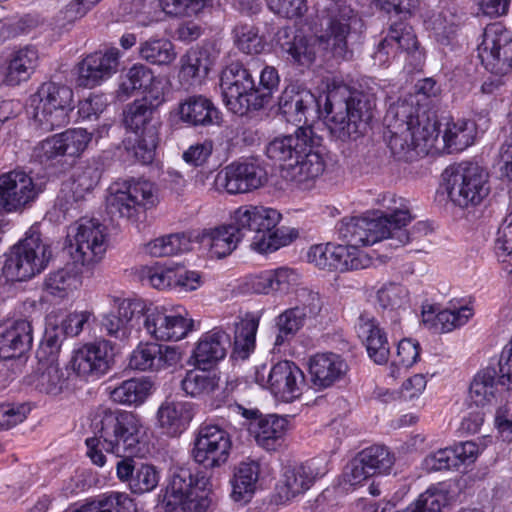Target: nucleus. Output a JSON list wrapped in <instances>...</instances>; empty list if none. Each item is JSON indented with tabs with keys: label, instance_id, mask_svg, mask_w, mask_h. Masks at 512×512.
I'll return each mask as SVG.
<instances>
[{
	"label": "nucleus",
	"instance_id": "nucleus-1",
	"mask_svg": "<svg viewBox=\"0 0 512 512\" xmlns=\"http://www.w3.org/2000/svg\"><path fill=\"white\" fill-rule=\"evenodd\" d=\"M279 110L288 122H306V113L317 106L320 114L329 117V130L341 141L357 139L366 133L373 118L374 99L362 92L346 88L329 91L316 98L310 91L286 88L279 98Z\"/></svg>",
	"mask_w": 512,
	"mask_h": 512
},
{
	"label": "nucleus",
	"instance_id": "nucleus-2",
	"mask_svg": "<svg viewBox=\"0 0 512 512\" xmlns=\"http://www.w3.org/2000/svg\"><path fill=\"white\" fill-rule=\"evenodd\" d=\"M282 216L276 209L244 205L237 208L232 223L211 229L203 234V242L212 257L221 259L230 255L238 243L247 238L252 250L270 253L289 245L297 232L276 228Z\"/></svg>",
	"mask_w": 512,
	"mask_h": 512
},
{
	"label": "nucleus",
	"instance_id": "nucleus-3",
	"mask_svg": "<svg viewBox=\"0 0 512 512\" xmlns=\"http://www.w3.org/2000/svg\"><path fill=\"white\" fill-rule=\"evenodd\" d=\"M94 437L87 438V456L102 467L106 462L103 451L115 454H140V419L132 412L100 408L91 422Z\"/></svg>",
	"mask_w": 512,
	"mask_h": 512
},
{
	"label": "nucleus",
	"instance_id": "nucleus-4",
	"mask_svg": "<svg viewBox=\"0 0 512 512\" xmlns=\"http://www.w3.org/2000/svg\"><path fill=\"white\" fill-rule=\"evenodd\" d=\"M259 322L260 317L254 313H246L234 322L232 357L246 360L254 352ZM231 345L229 334L216 327L199 339L193 350V358L199 367L215 364L225 357Z\"/></svg>",
	"mask_w": 512,
	"mask_h": 512
},
{
	"label": "nucleus",
	"instance_id": "nucleus-5",
	"mask_svg": "<svg viewBox=\"0 0 512 512\" xmlns=\"http://www.w3.org/2000/svg\"><path fill=\"white\" fill-rule=\"evenodd\" d=\"M210 478L204 471L177 467L162 497L166 512H206L212 504Z\"/></svg>",
	"mask_w": 512,
	"mask_h": 512
},
{
	"label": "nucleus",
	"instance_id": "nucleus-6",
	"mask_svg": "<svg viewBox=\"0 0 512 512\" xmlns=\"http://www.w3.org/2000/svg\"><path fill=\"white\" fill-rule=\"evenodd\" d=\"M51 255L50 246L42 241L38 228L31 227L25 238L5 254L2 275L6 281H26L46 268Z\"/></svg>",
	"mask_w": 512,
	"mask_h": 512
},
{
	"label": "nucleus",
	"instance_id": "nucleus-7",
	"mask_svg": "<svg viewBox=\"0 0 512 512\" xmlns=\"http://www.w3.org/2000/svg\"><path fill=\"white\" fill-rule=\"evenodd\" d=\"M37 127L50 132L67 125L73 110V91L66 85L45 82L30 98Z\"/></svg>",
	"mask_w": 512,
	"mask_h": 512
},
{
	"label": "nucleus",
	"instance_id": "nucleus-8",
	"mask_svg": "<svg viewBox=\"0 0 512 512\" xmlns=\"http://www.w3.org/2000/svg\"><path fill=\"white\" fill-rule=\"evenodd\" d=\"M408 219V211L403 209L376 218L356 216L357 228L347 244L362 247L383 242L384 247H401L409 240V235L401 229Z\"/></svg>",
	"mask_w": 512,
	"mask_h": 512
},
{
	"label": "nucleus",
	"instance_id": "nucleus-9",
	"mask_svg": "<svg viewBox=\"0 0 512 512\" xmlns=\"http://www.w3.org/2000/svg\"><path fill=\"white\" fill-rule=\"evenodd\" d=\"M488 173L474 162H461L448 179L447 192L460 207L479 205L489 194Z\"/></svg>",
	"mask_w": 512,
	"mask_h": 512
},
{
	"label": "nucleus",
	"instance_id": "nucleus-10",
	"mask_svg": "<svg viewBox=\"0 0 512 512\" xmlns=\"http://www.w3.org/2000/svg\"><path fill=\"white\" fill-rule=\"evenodd\" d=\"M254 381L268 389L272 395L283 402H292L300 397L305 384L303 371L292 361H279L269 367L262 364L255 367Z\"/></svg>",
	"mask_w": 512,
	"mask_h": 512
},
{
	"label": "nucleus",
	"instance_id": "nucleus-11",
	"mask_svg": "<svg viewBox=\"0 0 512 512\" xmlns=\"http://www.w3.org/2000/svg\"><path fill=\"white\" fill-rule=\"evenodd\" d=\"M220 87L226 107L239 116L256 111L254 79L250 71L238 61L227 65L220 77Z\"/></svg>",
	"mask_w": 512,
	"mask_h": 512
},
{
	"label": "nucleus",
	"instance_id": "nucleus-12",
	"mask_svg": "<svg viewBox=\"0 0 512 512\" xmlns=\"http://www.w3.org/2000/svg\"><path fill=\"white\" fill-rule=\"evenodd\" d=\"M478 56L492 74L506 76L512 73V31L500 22L488 24L478 45Z\"/></svg>",
	"mask_w": 512,
	"mask_h": 512
},
{
	"label": "nucleus",
	"instance_id": "nucleus-13",
	"mask_svg": "<svg viewBox=\"0 0 512 512\" xmlns=\"http://www.w3.org/2000/svg\"><path fill=\"white\" fill-rule=\"evenodd\" d=\"M105 226L97 219L82 218L70 228V254L82 266L98 262L106 251Z\"/></svg>",
	"mask_w": 512,
	"mask_h": 512
},
{
	"label": "nucleus",
	"instance_id": "nucleus-14",
	"mask_svg": "<svg viewBox=\"0 0 512 512\" xmlns=\"http://www.w3.org/2000/svg\"><path fill=\"white\" fill-rule=\"evenodd\" d=\"M231 449L228 431L216 424L203 423L195 433L191 453L196 463L214 469L228 461Z\"/></svg>",
	"mask_w": 512,
	"mask_h": 512
},
{
	"label": "nucleus",
	"instance_id": "nucleus-15",
	"mask_svg": "<svg viewBox=\"0 0 512 512\" xmlns=\"http://www.w3.org/2000/svg\"><path fill=\"white\" fill-rule=\"evenodd\" d=\"M158 201L154 185L144 179L125 180L121 187L107 199V208L111 214L119 213L127 219L135 217L156 205Z\"/></svg>",
	"mask_w": 512,
	"mask_h": 512
},
{
	"label": "nucleus",
	"instance_id": "nucleus-16",
	"mask_svg": "<svg viewBox=\"0 0 512 512\" xmlns=\"http://www.w3.org/2000/svg\"><path fill=\"white\" fill-rule=\"evenodd\" d=\"M268 181L266 169L253 158L235 161L220 170L214 180L218 191L241 194L256 190Z\"/></svg>",
	"mask_w": 512,
	"mask_h": 512
},
{
	"label": "nucleus",
	"instance_id": "nucleus-17",
	"mask_svg": "<svg viewBox=\"0 0 512 512\" xmlns=\"http://www.w3.org/2000/svg\"><path fill=\"white\" fill-rule=\"evenodd\" d=\"M114 363V346L106 339L88 343L74 351L70 365L82 380H97L107 374Z\"/></svg>",
	"mask_w": 512,
	"mask_h": 512
},
{
	"label": "nucleus",
	"instance_id": "nucleus-18",
	"mask_svg": "<svg viewBox=\"0 0 512 512\" xmlns=\"http://www.w3.org/2000/svg\"><path fill=\"white\" fill-rule=\"evenodd\" d=\"M381 9L387 11L391 24L387 36L379 43L377 54L395 55L398 50L413 51L417 49L418 41L413 29L404 22L411 16L409 8H402L401 2H381Z\"/></svg>",
	"mask_w": 512,
	"mask_h": 512
},
{
	"label": "nucleus",
	"instance_id": "nucleus-19",
	"mask_svg": "<svg viewBox=\"0 0 512 512\" xmlns=\"http://www.w3.org/2000/svg\"><path fill=\"white\" fill-rule=\"evenodd\" d=\"M40 188L26 172L13 170L0 175V213L21 211L40 193Z\"/></svg>",
	"mask_w": 512,
	"mask_h": 512
},
{
	"label": "nucleus",
	"instance_id": "nucleus-20",
	"mask_svg": "<svg viewBox=\"0 0 512 512\" xmlns=\"http://www.w3.org/2000/svg\"><path fill=\"white\" fill-rule=\"evenodd\" d=\"M143 326L160 341H179L193 328V320L165 307L150 306L145 312Z\"/></svg>",
	"mask_w": 512,
	"mask_h": 512
},
{
	"label": "nucleus",
	"instance_id": "nucleus-21",
	"mask_svg": "<svg viewBox=\"0 0 512 512\" xmlns=\"http://www.w3.org/2000/svg\"><path fill=\"white\" fill-rule=\"evenodd\" d=\"M354 17L353 9L339 2H332L327 8V16L323 17L321 26L325 30L317 37L325 49H330L335 56L344 57L347 52V36L350 33V21Z\"/></svg>",
	"mask_w": 512,
	"mask_h": 512
},
{
	"label": "nucleus",
	"instance_id": "nucleus-22",
	"mask_svg": "<svg viewBox=\"0 0 512 512\" xmlns=\"http://www.w3.org/2000/svg\"><path fill=\"white\" fill-rule=\"evenodd\" d=\"M321 140L312 127H299L294 134L279 136L270 141L266 146V155L279 162L283 168L301 158L309 147H319Z\"/></svg>",
	"mask_w": 512,
	"mask_h": 512
},
{
	"label": "nucleus",
	"instance_id": "nucleus-23",
	"mask_svg": "<svg viewBox=\"0 0 512 512\" xmlns=\"http://www.w3.org/2000/svg\"><path fill=\"white\" fill-rule=\"evenodd\" d=\"M322 307L320 295L309 292L303 303L283 311L275 320L277 334L274 345L280 347L293 339L307 319L316 318L320 314Z\"/></svg>",
	"mask_w": 512,
	"mask_h": 512
},
{
	"label": "nucleus",
	"instance_id": "nucleus-24",
	"mask_svg": "<svg viewBox=\"0 0 512 512\" xmlns=\"http://www.w3.org/2000/svg\"><path fill=\"white\" fill-rule=\"evenodd\" d=\"M181 361L176 347L157 343L139 344L129 358V367L138 371H159L175 367Z\"/></svg>",
	"mask_w": 512,
	"mask_h": 512
},
{
	"label": "nucleus",
	"instance_id": "nucleus-25",
	"mask_svg": "<svg viewBox=\"0 0 512 512\" xmlns=\"http://www.w3.org/2000/svg\"><path fill=\"white\" fill-rule=\"evenodd\" d=\"M161 80L157 79L152 70L144 64H134L122 78L116 97L119 101H126L136 91H143L158 104L164 101V93L159 87Z\"/></svg>",
	"mask_w": 512,
	"mask_h": 512
},
{
	"label": "nucleus",
	"instance_id": "nucleus-26",
	"mask_svg": "<svg viewBox=\"0 0 512 512\" xmlns=\"http://www.w3.org/2000/svg\"><path fill=\"white\" fill-rule=\"evenodd\" d=\"M33 329L27 319H7L0 323V358L13 359L27 352L33 341Z\"/></svg>",
	"mask_w": 512,
	"mask_h": 512
},
{
	"label": "nucleus",
	"instance_id": "nucleus-27",
	"mask_svg": "<svg viewBox=\"0 0 512 512\" xmlns=\"http://www.w3.org/2000/svg\"><path fill=\"white\" fill-rule=\"evenodd\" d=\"M118 59L119 51L115 48L88 55L79 64L78 85L93 88L110 78L117 71Z\"/></svg>",
	"mask_w": 512,
	"mask_h": 512
},
{
	"label": "nucleus",
	"instance_id": "nucleus-28",
	"mask_svg": "<svg viewBox=\"0 0 512 512\" xmlns=\"http://www.w3.org/2000/svg\"><path fill=\"white\" fill-rule=\"evenodd\" d=\"M38 60V50L32 45L11 51L3 61H0L4 82L10 86H16L27 81L35 71Z\"/></svg>",
	"mask_w": 512,
	"mask_h": 512
},
{
	"label": "nucleus",
	"instance_id": "nucleus-29",
	"mask_svg": "<svg viewBox=\"0 0 512 512\" xmlns=\"http://www.w3.org/2000/svg\"><path fill=\"white\" fill-rule=\"evenodd\" d=\"M347 363L335 353H318L309 360V374L315 390H323L340 381L347 372Z\"/></svg>",
	"mask_w": 512,
	"mask_h": 512
},
{
	"label": "nucleus",
	"instance_id": "nucleus-30",
	"mask_svg": "<svg viewBox=\"0 0 512 512\" xmlns=\"http://www.w3.org/2000/svg\"><path fill=\"white\" fill-rule=\"evenodd\" d=\"M356 329L369 358L378 365L386 364L390 356V346L387 335L377 320L368 314H361Z\"/></svg>",
	"mask_w": 512,
	"mask_h": 512
},
{
	"label": "nucleus",
	"instance_id": "nucleus-31",
	"mask_svg": "<svg viewBox=\"0 0 512 512\" xmlns=\"http://www.w3.org/2000/svg\"><path fill=\"white\" fill-rule=\"evenodd\" d=\"M277 43L287 59L298 66L309 67L316 58L315 43L294 28L285 27L277 32Z\"/></svg>",
	"mask_w": 512,
	"mask_h": 512
},
{
	"label": "nucleus",
	"instance_id": "nucleus-32",
	"mask_svg": "<svg viewBox=\"0 0 512 512\" xmlns=\"http://www.w3.org/2000/svg\"><path fill=\"white\" fill-rule=\"evenodd\" d=\"M177 115L188 126H209L220 122V112L213 102L203 95H191L178 103Z\"/></svg>",
	"mask_w": 512,
	"mask_h": 512
},
{
	"label": "nucleus",
	"instance_id": "nucleus-33",
	"mask_svg": "<svg viewBox=\"0 0 512 512\" xmlns=\"http://www.w3.org/2000/svg\"><path fill=\"white\" fill-rule=\"evenodd\" d=\"M193 418L192 404L184 401H165L157 411V425L168 437L180 436Z\"/></svg>",
	"mask_w": 512,
	"mask_h": 512
},
{
	"label": "nucleus",
	"instance_id": "nucleus-34",
	"mask_svg": "<svg viewBox=\"0 0 512 512\" xmlns=\"http://www.w3.org/2000/svg\"><path fill=\"white\" fill-rule=\"evenodd\" d=\"M500 381L501 376L495 367H486L478 371L469 386L471 401L480 407L492 404L500 392L506 390Z\"/></svg>",
	"mask_w": 512,
	"mask_h": 512
},
{
	"label": "nucleus",
	"instance_id": "nucleus-35",
	"mask_svg": "<svg viewBox=\"0 0 512 512\" xmlns=\"http://www.w3.org/2000/svg\"><path fill=\"white\" fill-rule=\"evenodd\" d=\"M248 430L259 446L267 451H275L282 445L287 420L277 415H268L250 422Z\"/></svg>",
	"mask_w": 512,
	"mask_h": 512
},
{
	"label": "nucleus",
	"instance_id": "nucleus-36",
	"mask_svg": "<svg viewBox=\"0 0 512 512\" xmlns=\"http://www.w3.org/2000/svg\"><path fill=\"white\" fill-rule=\"evenodd\" d=\"M324 170L325 161L319 147H309L301 158L283 166V175L286 179L303 183L319 177Z\"/></svg>",
	"mask_w": 512,
	"mask_h": 512
},
{
	"label": "nucleus",
	"instance_id": "nucleus-37",
	"mask_svg": "<svg viewBox=\"0 0 512 512\" xmlns=\"http://www.w3.org/2000/svg\"><path fill=\"white\" fill-rule=\"evenodd\" d=\"M377 301L385 311L384 318H390L396 329L400 324V310H405L409 305L407 288L397 283L385 284L377 292Z\"/></svg>",
	"mask_w": 512,
	"mask_h": 512
},
{
	"label": "nucleus",
	"instance_id": "nucleus-38",
	"mask_svg": "<svg viewBox=\"0 0 512 512\" xmlns=\"http://www.w3.org/2000/svg\"><path fill=\"white\" fill-rule=\"evenodd\" d=\"M159 105L160 104L147 96L142 99L135 100L133 103L128 105L124 112L125 126L135 134L144 132L146 127L151 125H157L159 128L160 124L153 121L152 118L155 108Z\"/></svg>",
	"mask_w": 512,
	"mask_h": 512
},
{
	"label": "nucleus",
	"instance_id": "nucleus-39",
	"mask_svg": "<svg viewBox=\"0 0 512 512\" xmlns=\"http://www.w3.org/2000/svg\"><path fill=\"white\" fill-rule=\"evenodd\" d=\"M314 476L309 467L304 465L286 469L283 484L278 488V497L281 501L291 499L305 493L313 484Z\"/></svg>",
	"mask_w": 512,
	"mask_h": 512
},
{
	"label": "nucleus",
	"instance_id": "nucleus-40",
	"mask_svg": "<svg viewBox=\"0 0 512 512\" xmlns=\"http://www.w3.org/2000/svg\"><path fill=\"white\" fill-rule=\"evenodd\" d=\"M73 512H137V506L127 494L116 492L86 500Z\"/></svg>",
	"mask_w": 512,
	"mask_h": 512
},
{
	"label": "nucleus",
	"instance_id": "nucleus-41",
	"mask_svg": "<svg viewBox=\"0 0 512 512\" xmlns=\"http://www.w3.org/2000/svg\"><path fill=\"white\" fill-rule=\"evenodd\" d=\"M213 60L210 54L205 49L189 51L182 59V67L179 72L181 81L192 84L193 82H201L204 79L211 67Z\"/></svg>",
	"mask_w": 512,
	"mask_h": 512
},
{
	"label": "nucleus",
	"instance_id": "nucleus-42",
	"mask_svg": "<svg viewBox=\"0 0 512 512\" xmlns=\"http://www.w3.org/2000/svg\"><path fill=\"white\" fill-rule=\"evenodd\" d=\"M442 140L449 153L466 149L474 143L473 123L464 119L457 122L447 121Z\"/></svg>",
	"mask_w": 512,
	"mask_h": 512
},
{
	"label": "nucleus",
	"instance_id": "nucleus-43",
	"mask_svg": "<svg viewBox=\"0 0 512 512\" xmlns=\"http://www.w3.org/2000/svg\"><path fill=\"white\" fill-rule=\"evenodd\" d=\"M259 477V464L251 462H241L236 468L232 480V497L235 501L246 500L250 497L256 486Z\"/></svg>",
	"mask_w": 512,
	"mask_h": 512
},
{
	"label": "nucleus",
	"instance_id": "nucleus-44",
	"mask_svg": "<svg viewBox=\"0 0 512 512\" xmlns=\"http://www.w3.org/2000/svg\"><path fill=\"white\" fill-rule=\"evenodd\" d=\"M417 115H419V109H417L412 103H408L406 101L394 103L389 106L384 117L386 130H413L415 128Z\"/></svg>",
	"mask_w": 512,
	"mask_h": 512
},
{
	"label": "nucleus",
	"instance_id": "nucleus-45",
	"mask_svg": "<svg viewBox=\"0 0 512 512\" xmlns=\"http://www.w3.org/2000/svg\"><path fill=\"white\" fill-rule=\"evenodd\" d=\"M426 28L437 43L448 46L455 38L457 24L456 16L448 10L434 13L425 20Z\"/></svg>",
	"mask_w": 512,
	"mask_h": 512
},
{
	"label": "nucleus",
	"instance_id": "nucleus-46",
	"mask_svg": "<svg viewBox=\"0 0 512 512\" xmlns=\"http://www.w3.org/2000/svg\"><path fill=\"white\" fill-rule=\"evenodd\" d=\"M385 138L392 155L403 161H411L417 155L419 142L415 140L413 130L404 129V131H386Z\"/></svg>",
	"mask_w": 512,
	"mask_h": 512
},
{
	"label": "nucleus",
	"instance_id": "nucleus-47",
	"mask_svg": "<svg viewBox=\"0 0 512 512\" xmlns=\"http://www.w3.org/2000/svg\"><path fill=\"white\" fill-rule=\"evenodd\" d=\"M218 386V378L205 366L190 370L181 381L182 390L192 397L209 394Z\"/></svg>",
	"mask_w": 512,
	"mask_h": 512
},
{
	"label": "nucleus",
	"instance_id": "nucleus-48",
	"mask_svg": "<svg viewBox=\"0 0 512 512\" xmlns=\"http://www.w3.org/2000/svg\"><path fill=\"white\" fill-rule=\"evenodd\" d=\"M80 283V277L76 272L63 268L47 275L44 288L49 295L63 299Z\"/></svg>",
	"mask_w": 512,
	"mask_h": 512
},
{
	"label": "nucleus",
	"instance_id": "nucleus-49",
	"mask_svg": "<svg viewBox=\"0 0 512 512\" xmlns=\"http://www.w3.org/2000/svg\"><path fill=\"white\" fill-rule=\"evenodd\" d=\"M150 388L151 385L148 381L133 378L115 387L110 395L114 402L120 404H141L148 396Z\"/></svg>",
	"mask_w": 512,
	"mask_h": 512
},
{
	"label": "nucleus",
	"instance_id": "nucleus-50",
	"mask_svg": "<svg viewBox=\"0 0 512 512\" xmlns=\"http://www.w3.org/2000/svg\"><path fill=\"white\" fill-rule=\"evenodd\" d=\"M139 54L142 59L157 65H169L176 58L174 46L167 39H151L141 43Z\"/></svg>",
	"mask_w": 512,
	"mask_h": 512
},
{
	"label": "nucleus",
	"instance_id": "nucleus-51",
	"mask_svg": "<svg viewBox=\"0 0 512 512\" xmlns=\"http://www.w3.org/2000/svg\"><path fill=\"white\" fill-rule=\"evenodd\" d=\"M190 244V239L184 233H174L149 242L147 250L154 257H165L188 251Z\"/></svg>",
	"mask_w": 512,
	"mask_h": 512
},
{
	"label": "nucleus",
	"instance_id": "nucleus-52",
	"mask_svg": "<svg viewBox=\"0 0 512 512\" xmlns=\"http://www.w3.org/2000/svg\"><path fill=\"white\" fill-rule=\"evenodd\" d=\"M280 78L273 66H265L260 73L259 85L254 84V104L256 111L269 105L273 94L278 90Z\"/></svg>",
	"mask_w": 512,
	"mask_h": 512
},
{
	"label": "nucleus",
	"instance_id": "nucleus-53",
	"mask_svg": "<svg viewBox=\"0 0 512 512\" xmlns=\"http://www.w3.org/2000/svg\"><path fill=\"white\" fill-rule=\"evenodd\" d=\"M137 139L132 148H127L131 151L134 158L141 164H149L154 160L156 147L159 142V131L157 125L146 127L144 132L136 134Z\"/></svg>",
	"mask_w": 512,
	"mask_h": 512
},
{
	"label": "nucleus",
	"instance_id": "nucleus-54",
	"mask_svg": "<svg viewBox=\"0 0 512 512\" xmlns=\"http://www.w3.org/2000/svg\"><path fill=\"white\" fill-rule=\"evenodd\" d=\"M363 464L375 474H386L394 464V456L383 445H373L363 449L359 454Z\"/></svg>",
	"mask_w": 512,
	"mask_h": 512
},
{
	"label": "nucleus",
	"instance_id": "nucleus-55",
	"mask_svg": "<svg viewBox=\"0 0 512 512\" xmlns=\"http://www.w3.org/2000/svg\"><path fill=\"white\" fill-rule=\"evenodd\" d=\"M413 134L415 135V140L419 142L420 151H427L429 148L434 147L435 142L438 140L440 124L437 120L425 115V113L419 114L416 117Z\"/></svg>",
	"mask_w": 512,
	"mask_h": 512
},
{
	"label": "nucleus",
	"instance_id": "nucleus-56",
	"mask_svg": "<svg viewBox=\"0 0 512 512\" xmlns=\"http://www.w3.org/2000/svg\"><path fill=\"white\" fill-rule=\"evenodd\" d=\"M472 315V309L468 306L454 310L446 309L435 315L433 326L437 332L447 333L466 324Z\"/></svg>",
	"mask_w": 512,
	"mask_h": 512
},
{
	"label": "nucleus",
	"instance_id": "nucleus-57",
	"mask_svg": "<svg viewBox=\"0 0 512 512\" xmlns=\"http://www.w3.org/2000/svg\"><path fill=\"white\" fill-rule=\"evenodd\" d=\"M447 495L436 489H428L407 508L397 512H441L447 505Z\"/></svg>",
	"mask_w": 512,
	"mask_h": 512
},
{
	"label": "nucleus",
	"instance_id": "nucleus-58",
	"mask_svg": "<svg viewBox=\"0 0 512 512\" xmlns=\"http://www.w3.org/2000/svg\"><path fill=\"white\" fill-rule=\"evenodd\" d=\"M68 378L58 365L49 364L37 378V387L41 392L59 394L67 386Z\"/></svg>",
	"mask_w": 512,
	"mask_h": 512
},
{
	"label": "nucleus",
	"instance_id": "nucleus-59",
	"mask_svg": "<svg viewBox=\"0 0 512 512\" xmlns=\"http://www.w3.org/2000/svg\"><path fill=\"white\" fill-rule=\"evenodd\" d=\"M233 34L236 46L243 53L258 54L264 48V44L262 38L258 34V30L252 26L237 25L233 30Z\"/></svg>",
	"mask_w": 512,
	"mask_h": 512
},
{
	"label": "nucleus",
	"instance_id": "nucleus-60",
	"mask_svg": "<svg viewBox=\"0 0 512 512\" xmlns=\"http://www.w3.org/2000/svg\"><path fill=\"white\" fill-rule=\"evenodd\" d=\"M64 150L67 156H79L87 148L92 140V133L83 128L68 129L59 134Z\"/></svg>",
	"mask_w": 512,
	"mask_h": 512
},
{
	"label": "nucleus",
	"instance_id": "nucleus-61",
	"mask_svg": "<svg viewBox=\"0 0 512 512\" xmlns=\"http://www.w3.org/2000/svg\"><path fill=\"white\" fill-rule=\"evenodd\" d=\"M159 473L153 465L139 464L134 476L130 479V489L133 493L143 494L155 489L159 483Z\"/></svg>",
	"mask_w": 512,
	"mask_h": 512
},
{
	"label": "nucleus",
	"instance_id": "nucleus-62",
	"mask_svg": "<svg viewBox=\"0 0 512 512\" xmlns=\"http://www.w3.org/2000/svg\"><path fill=\"white\" fill-rule=\"evenodd\" d=\"M208 2H157V7L163 11V19L169 17H198L206 8Z\"/></svg>",
	"mask_w": 512,
	"mask_h": 512
},
{
	"label": "nucleus",
	"instance_id": "nucleus-63",
	"mask_svg": "<svg viewBox=\"0 0 512 512\" xmlns=\"http://www.w3.org/2000/svg\"><path fill=\"white\" fill-rule=\"evenodd\" d=\"M141 280L143 283L159 290L173 289L175 268H164L162 266L145 267L141 271Z\"/></svg>",
	"mask_w": 512,
	"mask_h": 512
},
{
	"label": "nucleus",
	"instance_id": "nucleus-64",
	"mask_svg": "<svg viewBox=\"0 0 512 512\" xmlns=\"http://www.w3.org/2000/svg\"><path fill=\"white\" fill-rule=\"evenodd\" d=\"M148 307L140 299H123L118 305V313L123 318L125 325L132 331L139 329L140 320H144V315Z\"/></svg>",
	"mask_w": 512,
	"mask_h": 512
}]
</instances>
